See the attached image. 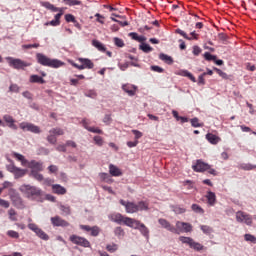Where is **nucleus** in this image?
Returning a JSON list of instances; mask_svg holds the SVG:
<instances>
[{"mask_svg": "<svg viewBox=\"0 0 256 256\" xmlns=\"http://www.w3.org/2000/svg\"><path fill=\"white\" fill-rule=\"evenodd\" d=\"M19 191H21L23 195L31 201H39V199L43 197V190L37 186L24 184L20 186Z\"/></svg>", "mask_w": 256, "mask_h": 256, "instance_id": "nucleus-1", "label": "nucleus"}, {"mask_svg": "<svg viewBox=\"0 0 256 256\" xmlns=\"http://www.w3.org/2000/svg\"><path fill=\"white\" fill-rule=\"evenodd\" d=\"M119 203L125 207L126 213L130 214L139 213V211H147L149 209V202L147 201H139L138 203H135L121 199Z\"/></svg>", "mask_w": 256, "mask_h": 256, "instance_id": "nucleus-2", "label": "nucleus"}, {"mask_svg": "<svg viewBox=\"0 0 256 256\" xmlns=\"http://www.w3.org/2000/svg\"><path fill=\"white\" fill-rule=\"evenodd\" d=\"M36 59L40 65H43V67H51L52 69H59V67L65 65L61 60L51 59L42 53H37Z\"/></svg>", "mask_w": 256, "mask_h": 256, "instance_id": "nucleus-3", "label": "nucleus"}, {"mask_svg": "<svg viewBox=\"0 0 256 256\" xmlns=\"http://www.w3.org/2000/svg\"><path fill=\"white\" fill-rule=\"evenodd\" d=\"M109 219L110 221H113V223H118V225H121L123 223V225H126V227L133 226L132 223L134 222L133 218L123 216V214L120 213L111 214L109 216Z\"/></svg>", "mask_w": 256, "mask_h": 256, "instance_id": "nucleus-4", "label": "nucleus"}, {"mask_svg": "<svg viewBox=\"0 0 256 256\" xmlns=\"http://www.w3.org/2000/svg\"><path fill=\"white\" fill-rule=\"evenodd\" d=\"M179 241H181V243H184L185 245H188L190 249H194V251H203V249H205V246H203L199 242H196L191 237L180 236Z\"/></svg>", "mask_w": 256, "mask_h": 256, "instance_id": "nucleus-5", "label": "nucleus"}, {"mask_svg": "<svg viewBox=\"0 0 256 256\" xmlns=\"http://www.w3.org/2000/svg\"><path fill=\"white\" fill-rule=\"evenodd\" d=\"M8 65L13 69H24L25 67H31V63L25 62L19 58L8 57L6 58Z\"/></svg>", "mask_w": 256, "mask_h": 256, "instance_id": "nucleus-6", "label": "nucleus"}, {"mask_svg": "<svg viewBox=\"0 0 256 256\" xmlns=\"http://www.w3.org/2000/svg\"><path fill=\"white\" fill-rule=\"evenodd\" d=\"M65 135V131L61 128H52L49 130V135L47 136V141L50 145H57V137Z\"/></svg>", "mask_w": 256, "mask_h": 256, "instance_id": "nucleus-7", "label": "nucleus"}, {"mask_svg": "<svg viewBox=\"0 0 256 256\" xmlns=\"http://www.w3.org/2000/svg\"><path fill=\"white\" fill-rule=\"evenodd\" d=\"M132 221H134L132 223V226H129L131 229H137L138 231H140L141 235H143V237H145L146 239H149V228H147V226H145V224L141 223V221L132 218Z\"/></svg>", "mask_w": 256, "mask_h": 256, "instance_id": "nucleus-8", "label": "nucleus"}, {"mask_svg": "<svg viewBox=\"0 0 256 256\" xmlns=\"http://www.w3.org/2000/svg\"><path fill=\"white\" fill-rule=\"evenodd\" d=\"M236 221L238 223H245V225H253V217L250 214H247L243 211L236 212Z\"/></svg>", "mask_w": 256, "mask_h": 256, "instance_id": "nucleus-9", "label": "nucleus"}, {"mask_svg": "<svg viewBox=\"0 0 256 256\" xmlns=\"http://www.w3.org/2000/svg\"><path fill=\"white\" fill-rule=\"evenodd\" d=\"M6 169L9 173H13L15 179H21V177H25V175H27V170L18 168L14 164L7 165Z\"/></svg>", "mask_w": 256, "mask_h": 256, "instance_id": "nucleus-10", "label": "nucleus"}, {"mask_svg": "<svg viewBox=\"0 0 256 256\" xmlns=\"http://www.w3.org/2000/svg\"><path fill=\"white\" fill-rule=\"evenodd\" d=\"M28 229H30V231H33L37 235V237H39L40 239H43L44 241H49V235H47L45 231L39 228L37 224L35 223L28 224Z\"/></svg>", "mask_w": 256, "mask_h": 256, "instance_id": "nucleus-11", "label": "nucleus"}, {"mask_svg": "<svg viewBox=\"0 0 256 256\" xmlns=\"http://www.w3.org/2000/svg\"><path fill=\"white\" fill-rule=\"evenodd\" d=\"M69 241H71V243H73L74 245H79L80 247H90L91 245L89 240L75 234L69 237Z\"/></svg>", "mask_w": 256, "mask_h": 256, "instance_id": "nucleus-12", "label": "nucleus"}, {"mask_svg": "<svg viewBox=\"0 0 256 256\" xmlns=\"http://www.w3.org/2000/svg\"><path fill=\"white\" fill-rule=\"evenodd\" d=\"M19 127L22 129V131H30V133L35 134L41 133V128H39V126L29 122H22L20 123Z\"/></svg>", "mask_w": 256, "mask_h": 256, "instance_id": "nucleus-13", "label": "nucleus"}, {"mask_svg": "<svg viewBox=\"0 0 256 256\" xmlns=\"http://www.w3.org/2000/svg\"><path fill=\"white\" fill-rule=\"evenodd\" d=\"M50 221L53 225V227H69V222L63 218H61V216H54L50 218Z\"/></svg>", "mask_w": 256, "mask_h": 256, "instance_id": "nucleus-14", "label": "nucleus"}, {"mask_svg": "<svg viewBox=\"0 0 256 256\" xmlns=\"http://www.w3.org/2000/svg\"><path fill=\"white\" fill-rule=\"evenodd\" d=\"M192 169L196 173H203L209 169V164L203 162L202 160H197L196 164L192 166Z\"/></svg>", "mask_w": 256, "mask_h": 256, "instance_id": "nucleus-15", "label": "nucleus"}, {"mask_svg": "<svg viewBox=\"0 0 256 256\" xmlns=\"http://www.w3.org/2000/svg\"><path fill=\"white\" fill-rule=\"evenodd\" d=\"M122 89L130 97H134V95H136V93H137V86H135L133 84H124L122 86Z\"/></svg>", "mask_w": 256, "mask_h": 256, "instance_id": "nucleus-16", "label": "nucleus"}, {"mask_svg": "<svg viewBox=\"0 0 256 256\" xmlns=\"http://www.w3.org/2000/svg\"><path fill=\"white\" fill-rule=\"evenodd\" d=\"M61 17H63V12H59L54 16V20H51L50 22H46L44 25L46 27H49L51 25L52 27H59L61 25Z\"/></svg>", "mask_w": 256, "mask_h": 256, "instance_id": "nucleus-17", "label": "nucleus"}, {"mask_svg": "<svg viewBox=\"0 0 256 256\" xmlns=\"http://www.w3.org/2000/svg\"><path fill=\"white\" fill-rule=\"evenodd\" d=\"M176 33H178V35H181L182 37H184V39H187L188 41H191L192 39H199V34L195 33V31L190 33L191 37H189L187 33H185V31L181 29H176Z\"/></svg>", "mask_w": 256, "mask_h": 256, "instance_id": "nucleus-18", "label": "nucleus"}, {"mask_svg": "<svg viewBox=\"0 0 256 256\" xmlns=\"http://www.w3.org/2000/svg\"><path fill=\"white\" fill-rule=\"evenodd\" d=\"M28 167L29 169H31V171H43V163L41 162H37L35 160H32L31 162L28 163Z\"/></svg>", "mask_w": 256, "mask_h": 256, "instance_id": "nucleus-19", "label": "nucleus"}, {"mask_svg": "<svg viewBox=\"0 0 256 256\" xmlns=\"http://www.w3.org/2000/svg\"><path fill=\"white\" fill-rule=\"evenodd\" d=\"M159 225H161V227H163V229H167V231H170L172 233V231H175V227L173 225H171V223L169 221H167V219L164 218H160L158 220Z\"/></svg>", "mask_w": 256, "mask_h": 256, "instance_id": "nucleus-20", "label": "nucleus"}, {"mask_svg": "<svg viewBox=\"0 0 256 256\" xmlns=\"http://www.w3.org/2000/svg\"><path fill=\"white\" fill-rule=\"evenodd\" d=\"M109 173L112 175V177H121L123 175V172H121V169H119L117 166L110 164L109 165Z\"/></svg>", "mask_w": 256, "mask_h": 256, "instance_id": "nucleus-21", "label": "nucleus"}, {"mask_svg": "<svg viewBox=\"0 0 256 256\" xmlns=\"http://www.w3.org/2000/svg\"><path fill=\"white\" fill-rule=\"evenodd\" d=\"M206 199L208 201V205H210L211 207H213V205L217 203V196L215 195V192L208 191L206 194Z\"/></svg>", "mask_w": 256, "mask_h": 256, "instance_id": "nucleus-22", "label": "nucleus"}, {"mask_svg": "<svg viewBox=\"0 0 256 256\" xmlns=\"http://www.w3.org/2000/svg\"><path fill=\"white\" fill-rule=\"evenodd\" d=\"M42 7H45V9H48L49 11H52L53 13H57L59 11L60 13L63 12L62 8H57L55 5L51 4L50 2H41Z\"/></svg>", "mask_w": 256, "mask_h": 256, "instance_id": "nucleus-23", "label": "nucleus"}, {"mask_svg": "<svg viewBox=\"0 0 256 256\" xmlns=\"http://www.w3.org/2000/svg\"><path fill=\"white\" fill-rule=\"evenodd\" d=\"M52 191L56 195H65V193H67V189H65V187H63L59 184L52 185Z\"/></svg>", "mask_w": 256, "mask_h": 256, "instance_id": "nucleus-24", "label": "nucleus"}, {"mask_svg": "<svg viewBox=\"0 0 256 256\" xmlns=\"http://www.w3.org/2000/svg\"><path fill=\"white\" fill-rule=\"evenodd\" d=\"M3 119L5 121V123H7L8 127H10V129H17V125H15V119L12 118L11 115H4Z\"/></svg>", "mask_w": 256, "mask_h": 256, "instance_id": "nucleus-25", "label": "nucleus"}, {"mask_svg": "<svg viewBox=\"0 0 256 256\" xmlns=\"http://www.w3.org/2000/svg\"><path fill=\"white\" fill-rule=\"evenodd\" d=\"M79 61L82 63V67H84V69H93L95 67L93 61L87 58H79Z\"/></svg>", "mask_w": 256, "mask_h": 256, "instance_id": "nucleus-26", "label": "nucleus"}, {"mask_svg": "<svg viewBox=\"0 0 256 256\" xmlns=\"http://www.w3.org/2000/svg\"><path fill=\"white\" fill-rule=\"evenodd\" d=\"M206 139L207 141H209V143H211V145H217V143L221 141V138H219V136L212 133L206 134Z\"/></svg>", "mask_w": 256, "mask_h": 256, "instance_id": "nucleus-27", "label": "nucleus"}, {"mask_svg": "<svg viewBox=\"0 0 256 256\" xmlns=\"http://www.w3.org/2000/svg\"><path fill=\"white\" fill-rule=\"evenodd\" d=\"M178 75H180V77H187L190 79V81H192V83H197V79L195 78V76H193L191 74V72H189L188 70H180L178 72Z\"/></svg>", "mask_w": 256, "mask_h": 256, "instance_id": "nucleus-28", "label": "nucleus"}, {"mask_svg": "<svg viewBox=\"0 0 256 256\" xmlns=\"http://www.w3.org/2000/svg\"><path fill=\"white\" fill-rule=\"evenodd\" d=\"M92 45L101 53H105L107 51V47H105L103 43L99 42V40H93Z\"/></svg>", "mask_w": 256, "mask_h": 256, "instance_id": "nucleus-29", "label": "nucleus"}, {"mask_svg": "<svg viewBox=\"0 0 256 256\" xmlns=\"http://www.w3.org/2000/svg\"><path fill=\"white\" fill-rule=\"evenodd\" d=\"M159 59H161V61H164V63H166L167 65H173V58L167 54H160Z\"/></svg>", "mask_w": 256, "mask_h": 256, "instance_id": "nucleus-30", "label": "nucleus"}, {"mask_svg": "<svg viewBox=\"0 0 256 256\" xmlns=\"http://www.w3.org/2000/svg\"><path fill=\"white\" fill-rule=\"evenodd\" d=\"M30 83H40L41 85H43L45 83V80L39 75H31Z\"/></svg>", "mask_w": 256, "mask_h": 256, "instance_id": "nucleus-31", "label": "nucleus"}, {"mask_svg": "<svg viewBox=\"0 0 256 256\" xmlns=\"http://www.w3.org/2000/svg\"><path fill=\"white\" fill-rule=\"evenodd\" d=\"M114 234L118 239H123L125 237V230L121 226H118L114 229Z\"/></svg>", "mask_w": 256, "mask_h": 256, "instance_id": "nucleus-32", "label": "nucleus"}, {"mask_svg": "<svg viewBox=\"0 0 256 256\" xmlns=\"http://www.w3.org/2000/svg\"><path fill=\"white\" fill-rule=\"evenodd\" d=\"M59 209L60 211H62V215H65V216L71 215V206L61 204L59 206Z\"/></svg>", "mask_w": 256, "mask_h": 256, "instance_id": "nucleus-33", "label": "nucleus"}, {"mask_svg": "<svg viewBox=\"0 0 256 256\" xmlns=\"http://www.w3.org/2000/svg\"><path fill=\"white\" fill-rule=\"evenodd\" d=\"M238 169H242L243 171H253V169H256V166L249 163L248 164L243 163L238 166Z\"/></svg>", "mask_w": 256, "mask_h": 256, "instance_id": "nucleus-34", "label": "nucleus"}, {"mask_svg": "<svg viewBox=\"0 0 256 256\" xmlns=\"http://www.w3.org/2000/svg\"><path fill=\"white\" fill-rule=\"evenodd\" d=\"M172 233H175L176 235L183 233V222L177 221L176 228L174 227V231H172Z\"/></svg>", "mask_w": 256, "mask_h": 256, "instance_id": "nucleus-35", "label": "nucleus"}, {"mask_svg": "<svg viewBox=\"0 0 256 256\" xmlns=\"http://www.w3.org/2000/svg\"><path fill=\"white\" fill-rule=\"evenodd\" d=\"M64 5H68L69 7H75V5H81V1L79 0H62Z\"/></svg>", "mask_w": 256, "mask_h": 256, "instance_id": "nucleus-36", "label": "nucleus"}, {"mask_svg": "<svg viewBox=\"0 0 256 256\" xmlns=\"http://www.w3.org/2000/svg\"><path fill=\"white\" fill-rule=\"evenodd\" d=\"M191 209L194 213H199V215H203L205 213V210L198 204H192Z\"/></svg>", "mask_w": 256, "mask_h": 256, "instance_id": "nucleus-37", "label": "nucleus"}, {"mask_svg": "<svg viewBox=\"0 0 256 256\" xmlns=\"http://www.w3.org/2000/svg\"><path fill=\"white\" fill-rule=\"evenodd\" d=\"M30 175H31V177L36 179V181H43V174H41L35 170H31Z\"/></svg>", "mask_w": 256, "mask_h": 256, "instance_id": "nucleus-38", "label": "nucleus"}, {"mask_svg": "<svg viewBox=\"0 0 256 256\" xmlns=\"http://www.w3.org/2000/svg\"><path fill=\"white\" fill-rule=\"evenodd\" d=\"M140 49H141V51H143V53H151V51H153V47H151L147 43H142L140 45Z\"/></svg>", "mask_w": 256, "mask_h": 256, "instance_id": "nucleus-39", "label": "nucleus"}, {"mask_svg": "<svg viewBox=\"0 0 256 256\" xmlns=\"http://www.w3.org/2000/svg\"><path fill=\"white\" fill-rule=\"evenodd\" d=\"M200 229L205 235H211V233H213V228L211 226L201 225Z\"/></svg>", "mask_w": 256, "mask_h": 256, "instance_id": "nucleus-40", "label": "nucleus"}, {"mask_svg": "<svg viewBox=\"0 0 256 256\" xmlns=\"http://www.w3.org/2000/svg\"><path fill=\"white\" fill-rule=\"evenodd\" d=\"M182 185L190 191V189H195V182L191 180H186L182 182Z\"/></svg>", "mask_w": 256, "mask_h": 256, "instance_id": "nucleus-41", "label": "nucleus"}, {"mask_svg": "<svg viewBox=\"0 0 256 256\" xmlns=\"http://www.w3.org/2000/svg\"><path fill=\"white\" fill-rule=\"evenodd\" d=\"M119 249V245L112 243V244H108L106 246V250L108 251V253H115V251H117Z\"/></svg>", "mask_w": 256, "mask_h": 256, "instance_id": "nucleus-42", "label": "nucleus"}, {"mask_svg": "<svg viewBox=\"0 0 256 256\" xmlns=\"http://www.w3.org/2000/svg\"><path fill=\"white\" fill-rule=\"evenodd\" d=\"M8 215L10 221H17V211H15V209L11 208L8 210Z\"/></svg>", "mask_w": 256, "mask_h": 256, "instance_id": "nucleus-43", "label": "nucleus"}, {"mask_svg": "<svg viewBox=\"0 0 256 256\" xmlns=\"http://www.w3.org/2000/svg\"><path fill=\"white\" fill-rule=\"evenodd\" d=\"M193 231V225L191 223L183 222V233H191Z\"/></svg>", "mask_w": 256, "mask_h": 256, "instance_id": "nucleus-44", "label": "nucleus"}, {"mask_svg": "<svg viewBox=\"0 0 256 256\" xmlns=\"http://www.w3.org/2000/svg\"><path fill=\"white\" fill-rule=\"evenodd\" d=\"M190 123L193 127H204V124L199 122V118L195 117L190 120Z\"/></svg>", "mask_w": 256, "mask_h": 256, "instance_id": "nucleus-45", "label": "nucleus"}, {"mask_svg": "<svg viewBox=\"0 0 256 256\" xmlns=\"http://www.w3.org/2000/svg\"><path fill=\"white\" fill-rule=\"evenodd\" d=\"M244 239L245 241H248L249 243H253L254 245H256V237L253 236L252 234H245Z\"/></svg>", "mask_w": 256, "mask_h": 256, "instance_id": "nucleus-46", "label": "nucleus"}, {"mask_svg": "<svg viewBox=\"0 0 256 256\" xmlns=\"http://www.w3.org/2000/svg\"><path fill=\"white\" fill-rule=\"evenodd\" d=\"M114 41V45H116V47H125V42L123 41V39L115 37L113 39Z\"/></svg>", "mask_w": 256, "mask_h": 256, "instance_id": "nucleus-47", "label": "nucleus"}, {"mask_svg": "<svg viewBox=\"0 0 256 256\" xmlns=\"http://www.w3.org/2000/svg\"><path fill=\"white\" fill-rule=\"evenodd\" d=\"M14 157L18 160L21 161L22 165H26L27 159H25V156L19 153H14Z\"/></svg>", "mask_w": 256, "mask_h": 256, "instance_id": "nucleus-48", "label": "nucleus"}, {"mask_svg": "<svg viewBox=\"0 0 256 256\" xmlns=\"http://www.w3.org/2000/svg\"><path fill=\"white\" fill-rule=\"evenodd\" d=\"M7 235L8 237H11V239H19V232L15 230H8Z\"/></svg>", "mask_w": 256, "mask_h": 256, "instance_id": "nucleus-49", "label": "nucleus"}, {"mask_svg": "<svg viewBox=\"0 0 256 256\" xmlns=\"http://www.w3.org/2000/svg\"><path fill=\"white\" fill-rule=\"evenodd\" d=\"M204 59H205L206 61H216V60H217V56L212 55V54L209 53V52H206V53H204Z\"/></svg>", "mask_w": 256, "mask_h": 256, "instance_id": "nucleus-50", "label": "nucleus"}, {"mask_svg": "<svg viewBox=\"0 0 256 256\" xmlns=\"http://www.w3.org/2000/svg\"><path fill=\"white\" fill-rule=\"evenodd\" d=\"M112 122L113 118H111V114H106L103 118V123H105V125H111Z\"/></svg>", "mask_w": 256, "mask_h": 256, "instance_id": "nucleus-51", "label": "nucleus"}, {"mask_svg": "<svg viewBox=\"0 0 256 256\" xmlns=\"http://www.w3.org/2000/svg\"><path fill=\"white\" fill-rule=\"evenodd\" d=\"M56 151H59L60 153H67V144H59L56 147Z\"/></svg>", "mask_w": 256, "mask_h": 256, "instance_id": "nucleus-52", "label": "nucleus"}, {"mask_svg": "<svg viewBox=\"0 0 256 256\" xmlns=\"http://www.w3.org/2000/svg\"><path fill=\"white\" fill-rule=\"evenodd\" d=\"M94 142L96 143V145H98V147H103V137L101 136H94Z\"/></svg>", "mask_w": 256, "mask_h": 256, "instance_id": "nucleus-53", "label": "nucleus"}, {"mask_svg": "<svg viewBox=\"0 0 256 256\" xmlns=\"http://www.w3.org/2000/svg\"><path fill=\"white\" fill-rule=\"evenodd\" d=\"M40 47L39 43L36 44H24L22 46L23 49H38Z\"/></svg>", "mask_w": 256, "mask_h": 256, "instance_id": "nucleus-54", "label": "nucleus"}, {"mask_svg": "<svg viewBox=\"0 0 256 256\" xmlns=\"http://www.w3.org/2000/svg\"><path fill=\"white\" fill-rule=\"evenodd\" d=\"M88 131L90 133H97L98 135H103V130H101L99 128L90 127V128H88Z\"/></svg>", "mask_w": 256, "mask_h": 256, "instance_id": "nucleus-55", "label": "nucleus"}, {"mask_svg": "<svg viewBox=\"0 0 256 256\" xmlns=\"http://www.w3.org/2000/svg\"><path fill=\"white\" fill-rule=\"evenodd\" d=\"M75 20V16H73L72 14L65 15V21H67V23H75Z\"/></svg>", "mask_w": 256, "mask_h": 256, "instance_id": "nucleus-56", "label": "nucleus"}, {"mask_svg": "<svg viewBox=\"0 0 256 256\" xmlns=\"http://www.w3.org/2000/svg\"><path fill=\"white\" fill-rule=\"evenodd\" d=\"M99 227L97 226H93L92 229L90 230V233L92 235V237H97V235H99Z\"/></svg>", "mask_w": 256, "mask_h": 256, "instance_id": "nucleus-57", "label": "nucleus"}, {"mask_svg": "<svg viewBox=\"0 0 256 256\" xmlns=\"http://www.w3.org/2000/svg\"><path fill=\"white\" fill-rule=\"evenodd\" d=\"M186 211H187V209L181 208L180 206L174 207V212L177 213V215H181V214L185 213Z\"/></svg>", "mask_w": 256, "mask_h": 256, "instance_id": "nucleus-58", "label": "nucleus"}, {"mask_svg": "<svg viewBox=\"0 0 256 256\" xmlns=\"http://www.w3.org/2000/svg\"><path fill=\"white\" fill-rule=\"evenodd\" d=\"M10 203L7 200H3L0 198V207H4V209H9Z\"/></svg>", "mask_w": 256, "mask_h": 256, "instance_id": "nucleus-59", "label": "nucleus"}, {"mask_svg": "<svg viewBox=\"0 0 256 256\" xmlns=\"http://www.w3.org/2000/svg\"><path fill=\"white\" fill-rule=\"evenodd\" d=\"M133 135H135V139L136 141L138 139H141V137H143V132L139 131V130H132Z\"/></svg>", "mask_w": 256, "mask_h": 256, "instance_id": "nucleus-60", "label": "nucleus"}, {"mask_svg": "<svg viewBox=\"0 0 256 256\" xmlns=\"http://www.w3.org/2000/svg\"><path fill=\"white\" fill-rule=\"evenodd\" d=\"M9 90H10L12 93H19V85H17V84H12V85H10Z\"/></svg>", "mask_w": 256, "mask_h": 256, "instance_id": "nucleus-61", "label": "nucleus"}, {"mask_svg": "<svg viewBox=\"0 0 256 256\" xmlns=\"http://www.w3.org/2000/svg\"><path fill=\"white\" fill-rule=\"evenodd\" d=\"M207 75V73H203L202 75H200L198 77V85H205V76Z\"/></svg>", "mask_w": 256, "mask_h": 256, "instance_id": "nucleus-62", "label": "nucleus"}, {"mask_svg": "<svg viewBox=\"0 0 256 256\" xmlns=\"http://www.w3.org/2000/svg\"><path fill=\"white\" fill-rule=\"evenodd\" d=\"M49 173H57L59 171V168L56 165H50L48 167Z\"/></svg>", "mask_w": 256, "mask_h": 256, "instance_id": "nucleus-63", "label": "nucleus"}, {"mask_svg": "<svg viewBox=\"0 0 256 256\" xmlns=\"http://www.w3.org/2000/svg\"><path fill=\"white\" fill-rule=\"evenodd\" d=\"M151 71H155L156 73H163V68L159 66H151Z\"/></svg>", "mask_w": 256, "mask_h": 256, "instance_id": "nucleus-64", "label": "nucleus"}]
</instances>
